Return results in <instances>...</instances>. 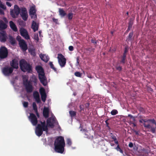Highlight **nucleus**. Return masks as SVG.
Returning a JSON list of instances; mask_svg holds the SVG:
<instances>
[{"instance_id":"obj_1","label":"nucleus","mask_w":156,"mask_h":156,"mask_svg":"<svg viewBox=\"0 0 156 156\" xmlns=\"http://www.w3.org/2000/svg\"><path fill=\"white\" fill-rule=\"evenodd\" d=\"M54 145L55 150L56 152L61 154L63 152L65 146V142L63 137H58L55 141Z\"/></svg>"},{"instance_id":"obj_2","label":"nucleus","mask_w":156,"mask_h":156,"mask_svg":"<svg viewBox=\"0 0 156 156\" xmlns=\"http://www.w3.org/2000/svg\"><path fill=\"white\" fill-rule=\"evenodd\" d=\"M35 69L38 73L39 79L41 83L44 86L46 85L47 79L42 67L40 66H37L35 67Z\"/></svg>"},{"instance_id":"obj_3","label":"nucleus","mask_w":156,"mask_h":156,"mask_svg":"<svg viewBox=\"0 0 156 156\" xmlns=\"http://www.w3.org/2000/svg\"><path fill=\"white\" fill-rule=\"evenodd\" d=\"M40 123V124H39L37 125L35 130L36 134L38 136L42 135L43 131L48 132V129L46 125L45 121H44L42 122L41 121Z\"/></svg>"},{"instance_id":"obj_4","label":"nucleus","mask_w":156,"mask_h":156,"mask_svg":"<svg viewBox=\"0 0 156 156\" xmlns=\"http://www.w3.org/2000/svg\"><path fill=\"white\" fill-rule=\"evenodd\" d=\"M20 66L21 70L23 72L31 73L32 71V66L24 59L20 60Z\"/></svg>"},{"instance_id":"obj_5","label":"nucleus","mask_w":156,"mask_h":156,"mask_svg":"<svg viewBox=\"0 0 156 156\" xmlns=\"http://www.w3.org/2000/svg\"><path fill=\"white\" fill-rule=\"evenodd\" d=\"M23 84L27 93H31L33 91V87L30 82L28 81L27 79H23Z\"/></svg>"},{"instance_id":"obj_6","label":"nucleus","mask_w":156,"mask_h":156,"mask_svg":"<svg viewBox=\"0 0 156 156\" xmlns=\"http://www.w3.org/2000/svg\"><path fill=\"white\" fill-rule=\"evenodd\" d=\"M20 9L16 5H14V9H10V14L11 16L14 18H16L20 13Z\"/></svg>"},{"instance_id":"obj_7","label":"nucleus","mask_w":156,"mask_h":156,"mask_svg":"<svg viewBox=\"0 0 156 156\" xmlns=\"http://www.w3.org/2000/svg\"><path fill=\"white\" fill-rule=\"evenodd\" d=\"M7 48L4 46H1L0 48V58L3 59L6 58L8 55Z\"/></svg>"},{"instance_id":"obj_8","label":"nucleus","mask_w":156,"mask_h":156,"mask_svg":"<svg viewBox=\"0 0 156 156\" xmlns=\"http://www.w3.org/2000/svg\"><path fill=\"white\" fill-rule=\"evenodd\" d=\"M57 58L59 64L61 68L64 67L66 65V60L62 54H58Z\"/></svg>"},{"instance_id":"obj_9","label":"nucleus","mask_w":156,"mask_h":156,"mask_svg":"<svg viewBox=\"0 0 156 156\" xmlns=\"http://www.w3.org/2000/svg\"><path fill=\"white\" fill-rule=\"evenodd\" d=\"M13 69L11 67L6 66L2 69V72L3 74L6 76H9L12 73Z\"/></svg>"},{"instance_id":"obj_10","label":"nucleus","mask_w":156,"mask_h":156,"mask_svg":"<svg viewBox=\"0 0 156 156\" xmlns=\"http://www.w3.org/2000/svg\"><path fill=\"white\" fill-rule=\"evenodd\" d=\"M29 119L33 125L35 126L37 124L38 122L37 119L34 114L30 113L29 117Z\"/></svg>"},{"instance_id":"obj_11","label":"nucleus","mask_w":156,"mask_h":156,"mask_svg":"<svg viewBox=\"0 0 156 156\" xmlns=\"http://www.w3.org/2000/svg\"><path fill=\"white\" fill-rule=\"evenodd\" d=\"M5 23L3 20H0V30H2L5 29L7 27V23L8 21L6 18L3 19Z\"/></svg>"},{"instance_id":"obj_12","label":"nucleus","mask_w":156,"mask_h":156,"mask_svg":"<svg viewBox=\"0 0 156 156\" xmlns=\"http://www.w3.org/2000/svg\"><path fill=\"white\" fill-rule=\"evenodd\" d=\"M20 15L23 20L25 21L27 20L28 16L27 9L26 8H24L21 10Z\"/></svg>"},{"instance_id":"obj_13","label":"nucleus","mask_w":156,"mask_h":156,"mask_svg":"<svg viewBox=\"0 0 156 156\" xmlns=\"http://www.w3.org/2000/svg\"><path fill=\"white\" fill-rule=\"evenodd\" d=\"M20 33L21 35L27 40L30 39V36L28 35L27 30L23 28H22L20 30Z\"/></svg>"},{"instance_id":"obj_14","label":"nucleus","mask_w":156,"mask_h":156,"mask_svg":"<svg viewBox=\"0 0 156 156\" xmlns=\"http://www.w3.org/2000/svg\"><path fill=\"white\" fill-rule=\"evenodd\" d=\"M142 120L143 121V122H144V123H143V125L144 127L148 129L150 128V131L153 133H155L156 130L155 129V128L151 126V125L149 124L146 125L145 124V122H148L147 121V120H146L145 119H142Z\"/></svg>"},{"instance_id":"obj_15","label":"nucleus","mask_w":156,"mask_h":156,"mask_svg":"<svg viewBox=\"0 0 156 156\" xmlns=\"http://www.w3.org/2000/svg\"><path fill=\"white\" fill-rule=\"evenodd\" d=\"M19 44L23 50L25 51L27 49V45L23 40L22 39L19 41Z\"/></svg>"},{"instance_id":"obj_16","label":"nucleus","mask_w":156,"mask_h":156,"mask_svg":"<svg viewBox=\"0 0 156 156\" xmlns=\"http://www.w3.org/2000/svg\"><path fill=\"white\" fill-rule=\"evenodd\" d=\"M6 33L5 31H3L0 32V41L1 42H4L6 41Z\"/></svg>"},{"instance_id":"obj_17","label":"nucleus","mask_w":156,"mask_h":156,"mask_svg":"<svg viewBox=\"0 0 156 156\" xmlns=\"http://www.w3.org/2000/svg\"><path fill=\"white\" fill-rule=\"evenodd\" d=\"M10 64L11 66V67L13 69H17L18 68V61L16 59H13L12 62H10Z\"/></svg>"},{"instance_id":"obj_18","label":"nucleus","mask_w":156,"mask_h":156,"mask_svg":"<svg viewBox=\"0 0 156 156\" xmlns=\"http://www.w3.org/2000/svg\"><path fill=\"white\" fill-rule=\"evenodd\" d=\"M52 120L53 122H51V119L50 118H48L47 120V126H50L51 128H53L54 126V122L55 121V119L53 118L52 119Z\"/></svg>"},{"instance_id":"obj_19","label":"nucleus","mask_w":156,"mask_h":156,"mask_svg":"<svg viewBox=\"0 0 156 156\" xmlns=\"http://www.w3.org/2000/svg\"><path fill=\"white\" fill-rule=\"evenodd\" d=\"M43 114L45 118H48L49 117V109L48 108L44 107V108Z\"/></svg>"},{"instance_id":"obj_20","label":"nucleus","mask_w":156,"mask_h":156,"mask_svg":"<svg viewBox=\"0 0 156 156\" xmlns=\"http://www.w3.org/2000/svg\"><path fill=\"white\" fill-rule=\"evenodd\" d=\"M41 59L45 62H47L49 59V58L48 55L41 54L40 55Z\"/></svg>"},{"instance_id":"obj_21","label":"nucleus","mask_w":156,"mask_h":156,"mask_svg":"<svg viewBox=\"0 0 156 156\" xmlns=\"http://www.w3.org/2000/svg\"><path fill=\"white\" fill-rule=\"evenodd\" d=\"M9 26L10 28L14 31L16 32L18 31L16 25L12 21H11L9 22Z\"/></svg>"},{"instance_id":"obj_22","label":"nucleus","mask_w":156,"mask_h":156,"mask_svg":"<svg viewBox=\"0 0 156 156\" xmlns=\"http://www.w3.org/2000/svg\"><path fill=\"white\" fill-rule=\"evenodd\" d=\"M39 26L37 23L34 21H33L32 22L31 28L33 30L34 32L37 30L38 29Z\"/></svg>"},{"instance_id":"obj_23","label":"nucleus","mask_w":156,"mask_h":156,"mask_svg":"<svg viewBox=\"0 0 156 156\" xmlns=\"http://www.w3.org/2000/svg\"><path fill=\"white\" fill-rule=\"evenodd\" d=\"M39 92L41 95V98H46L47 95L44 88H41L39 89Z\"/></svg>"},{"instance_id":"obj_24","label":"nucleus","mask_w":156,"mask_h":156,"mask_svg":"<svg viewBox=\"0 0 156 156\" xmlns=\"http://www.w3.org/2000/svg\"><path fill=\"white\" fill-rule=\"evenodd\" d=\"M36 10L34 5L31 7L29 10V14L30 16H34L36 13Z\"/></svg>"},{"instance_id":"obj_25","label":"nucleus","mask_w":156,"mask_h":156,"mask_svg":"<svg viewBox=\"0 0 156 156\" xmlns=\"http://www.w3.org/2000/svg\"><path fill=\"white\" fill-rule=\"evenodd\" d=\"M59 14L61 17H64L66 15V13L62 9H59Z\"/></svg>"},{"instance_id":"obj_26","label":"nucleus","mask_w":156,"mask_h":156,"mask_svg":"<svg viewBox=\"0 0 156 156\" xmlns=\"http://www.w3.org/2000/svg\"><path fill=\"white\" fill-rule=\"evenodd\" d=\"M9 39L10 43L11 44L13 45L16 43V41L15 39L13 38L11 36H9Z\"/></svg>"},{"instance_id":"obj_27","label":"nucleus","mask_w":156,"mask_h":156,"mask_svg":"<svg viewBox=\"0 0 156 156\" xmlns=\"http://www.w3.org/2000/svg\"><path fill=\"white\" fill-rule=\"evenodd\" d=\"M133 35V32H130L129 33L128 36L126 38V41L127 42L131 41H132V37Z\"/></svg>"},{"instance_id":"obj_28","label":"nucleus","mask_w":156,"mask_h":156,"mask_svg":"<svg viewBox=\"0 0 156 156\" xmlns=\"http://www.w3.org/2000/svg\"><path fill=\"white\" fill-rule=\"evenodd\" d=\"M49 64L50 67L55 72H56V73H57V69L55 67H54L52 62H50L49 63Z\"/></svg>"},{"instance_id":"obj_29","label":"nucleus","mask_w":156,"mask_h":156,"mask_svg":"<svg viewBox=\"0 0 156 156\" xmlns=\"http://www.w3.org/2000/svg\"><path fill=\"white\" fill-rule=\"evenodd\" d=\"M69 114L71 117H74L76 115V112L74 111H69Z\"/></svg>"},{"instance_id":"obj_30","label":"nucleus","mask_w":156,"mask_h":156,"mask_svg":"<svg viewBox=\"0 0 156 156\" xmlns=\"http://www.w3.org/2000/svg\"><path fill=\"white\" fill-rule=\"evenodd\" d=\"M33 109L34 110L35 112H37V107L35 102H33Z\"/></svg>"},{"instance_id":"obj_31","label":"nucleus","mask_w":156,"mask_h":156,"mask_svg":"<svg viewBox=\"0 0 156 156\" xmlns=\"http://www.w3.org/2000/svg\"><path fill=\"white\" fill-rule=\"evenodd\" d=\"M34 98H40L39 94L37 91H35L33 92Z\"/></svg>"},{"instance_id":"obj_32","label":"nucleus","mask_w":156,"mask_h":156,"mask_svg":"<svg viewBox=\"0 0 156 156\" xmlns=\"http://www.w3.org/2000/svg\"><path fill=\"white\" fill-rule=\"evenodd\" d=\"M73 16V13L72 12H69L68 14L67 17L69 20H71L72 19Z\"/></svg>"},{"instance_id":"obj_33","label":"nucleus","mask_w":156,"mask_h":156,"mask_svg":"<svg viewBox=\"0 0 156 156\" xmlns=\"http://www.w3.org/2000/svg\"><path fill=\"white\" fill-rule=\"evenodd\" d=\"M34 39L37 41V42H38L39 41V37L38 36V34H34Z\"/></svg>"},{"instance_id":"obj_34","label":"nucleus","mask_w":156,"mask_h":156,"mask_svg":"<svg viewBox=\"0 0 156 156\" xmlns=\"http://www.w3.org/2000/svg\"><path fill=\"white\" fill-rule=\"evenodd\" d=\"M118 113L117 111L115 109H114L112 110L111 112V113L112 115H114L117 114Z\"/></svg>"},{"instance_id":"obj_35","label":"nucleus","mask_w":156,"mask_h":156,"mask_svg":"<svg viewBox=\"0 0 156 156\" xmlns=\"http://www.w3.org/2000/svg\"><path fill=\"white\" fill-rule=\"evenodd\" d=\"M82 74L79 72H76L74 73L75 75L78 77H81Z\"/></svg>"},{"instance_id":"obj_36","label":"nucleus","mask_w":156,"mask_h":156,"mask_svg":"<svg viewBox=\"0 0 156 156\" xmlns=\"http://www.w3.org/2000/svg\"><path fill=\"white\" fill-rule=\"evenodd\" d=\"M116 149L118 151H119L121 153L123 154V151L120 147L119 145L117 146L116 147Z\"/></svg>"},{"instance_id":"obj_37","label":"nucleus","mask_w":156,"mask_h":156,"mask_svg":"<svg viewBox=\"0 0 156 156\" xmlns=\"http://www.w3.org/2000/svg\"><path fill=\"white\" fill-rule=\"evenodd\" d=\"M0 7L4 10H5L6 9V6L5 5L2 4V2L1 1H0Z\"/></svg>"},{"instance_id":"obj_38","label":"nucleus","mask_w":156,"mask_h":156,"mask_svg":"<svg viewBox=\"0 0 156 156\" xmlns=\"http://www.w3.org/2000/svg\"><path fill=\"white\" fill-rule=\"evenodd\" d=\"M147 121L149 122H151L152 123L156 125V121L154 119H148L147 120Z\"/></svg>"},{"instance_id":"obj_39","label":"nucleus","mask_w":156,"mask_h":156,"mask_svg":"<svg viewBox=\"0 0 156 156\" xmlns=\"http://www.w3.org/2000/svg\"><path fill=\"white\" fill-rule=\"evenodd\" d=\"M126 58H123L122 57L121 60L120 61V63H122V64H125L126 62Z\"/></svg>"},{"instance_id":"obj_40","label":"nucleus","mask_w":156,"mask_h":156,"mask_svg":"<svg viewBox=\"0 0 156 156\" xmlns=\"http://www.w3.org/2000/svg\"><path fill=\"white\" fill-rule=\"evenodd\" d=\"M129 49V48L128 46L127 45L125 47L124 52L123 53L126 54V53L128 51Z\"/></svg>"},{"instance_id":"obj_41","label":"nucleus","mask_w":156,"mask_h":156,"mask_svg":"<svg viewBox=\"0 0 156 156\" xmlns=\"http://www.w3.org/2000/svg\"><path fill=\"white\" fill-rule=\"evenodd\" d=\"M67 143L68 145L70 146L72 144V142L70 139L68 138L67 140Z\"/></svg>"},{"instance_id":"obj_42","label":"nucleus","mask_w":156,"mask_h":156,"mask_svg":"<svg viewBox=\"0 0 156 156\" xmlns=\"http://www.w3.org/2000/svg\"><path fill=\"white\" fill-rule=\"evenodd\" d=\"M23 106L25 108H27L28 106V102H27L24 101L23 103Z\"/></svg>"},{"instance_id":"obj_43","label":"nucleus","mask_w":156,"mask_h":156,"mask_svg":"<svg viewBox=\"0 0 156 156\" xmlns=\"http://www.w3.org/2000/svg\"><path fill=\"white\" fill-rule=\"evenodd\" d=\"M116 69L117 70H118L119 71H121L122 70V66H119L116 67Z\"/></svg>"},{"instance_id":"obj_44","label":"nucleus","mask_w":156,"mask_h":156,"mask_svg":"<svg viewBox=\"0 0 156 156\" xmlns=\"http://www.w3.org/2000/svg\"><path fill=\"white\" fill-rule=\"evenodd\" d=\"M133 24V23L131 21H130L129 23H128V27L131 28L132 27V25Z\"/></svg>"},{"instance_id":"obj_45","label":"nucleus","mask_w":156,"mask_h":156,"mask_svg":"<svg viewBox=\"0 0 156 156\" xmlns=\"http://www.w3.org/2000/svg\"><path fill=\"white\" fill-rule=\"evenodd\" d=\"M79 58H80L79 56L78 57L76 58V66H78L79 64V61H80Z\"/></svg>"},{"instance_id":"obj_46","label":"nucleus","mask_w":156,"mask_h":156,"mask_svg":"<svg viewBox=\"0 0 156 156\" xmlns=\"http://www.w3.org/2000/svg\"><path fill=\"white\" fill-rule=\"evenodd\" d=\"M69 49L70 51H72L74 50V47L72 46H70L69 47Z\"/></svg>"},{"instance_id":"obj_47","label":"nucleus","mask_w":156,"mask_h":156,"mask_svg":"<svg viewBox=\"0 0 156 156\" xmlns=\"http://www.w3.org/2000/svg\"><path fill=\"white\" fill-rule=\"evenodd\" d=\"M80 108V111L81 112L82 111H83L84 110L83 109V105H80L79 106Z\"/></svg>"},{"instance_id":"obj_48","label":"nucleus","mask_w":156,"mask_h":156,"mask_svg":"<svg viewBox=\"0 0 156 156\" xmlns=\"http://www.w3.org/2000/svg\"><path fill=\"white\" fill-rule=\"evenodd\" d=\"M36 99V101L37 103H39L41 102V98H35Z\"/></svg>"},{"instance_id":"obj_49","label":"nucleus","mask_w":156,"mask_h":156,"mask_svg":"<svg viewBox=\"0 0 156 156\" xmlns=\"http://www.w3.org/2000/svg\"><path fill=\"white\" fill-rule=\"evenodd\" d=\"M91 42L92 43H93L94 44H96L97 43V41L96 40H94L93 39H92L91 40Z\"/></svg>"},{"instance_id":"obj_50","label":"nucleus","mask_w":156,"mask_h":156,"mask_svg":"<svg viewBox=\"0 0 156 156\" xmlns=\"http://www.w3.org/2000/svg\"><path fill=\"white\" fill-rule=\"evenodd\" d=\"M6 4L9 7H11L12 6L11 3L9 2H7Z\"/></svg>"},{"instance_id":"obj_51","label":"nucleus","mask_w":156,"mask_h":156,"mask_svg":"<svg viewBox=\"0 0 156 156\" xmlns=\"http://www.w3.org/2000/svg\"><path fill=\"white\" fill-rule=\"evenodd\" d=\"M129 147H132L133 146V144L132 143V142H130L129 144L128 145Z\"/></svg>"},{"instance_id":"obj_52","label":"nucleus","mask_w":156,"mask_h":156,"mask_svg":"<svg viewBox=\"0 0 156 156\" xmlns=\"http://www.w3.org/2000/svg\"><path fill=\"white\" fill-rule=\"evenodd\" d=\"M52 20H53V21L56 23H57V22H58V20L57 19H55V18H52Z\"/></svg>"},{"instance_id":"obj_53","label":"nucleus","mask_w":156,"mask_h":156,"mask_svg":"<svg viewBox=\"0 0 156 156\" xmlns=\"http://www.w3.org/2000/svg\"><path fill=\"white\" fill-rule=\"evenodd\" d=\"M122 57H123V58H126V54L125 53H123V55L122 56Z\"/></svg>"},{"instance_id":"obj_54","label":"nucleus","mask_w":156,"mask_h":156,"mask_svg":"<svg viewBox=\"0 0 156 156\" xmlns=\"http://www.w3.org/2000/svg\"><path fill=\"white\" fill-rule=\"evenodd\" d=\"M17 39L19 41L21 40V37L19 36H18L17 37Z\"/></svg>"},{"instance_id":"obj_55","label":"nucleus","mask_w":156,"mask_h":156,"mask_svg":"<svg viewBox=\"0 0 156 156\" xmlns=\"http://www.w3.org/2000/svg\"><path fill=\"white\" fill-rule=\"evenodd\" d=\"M108 119H107V120H106L105 121V122L106 124V126H108V125H109V123L108 122Z\"/></svg>"},{"instance_id":"obj_56","label":"nucleus","mask_w":156,"mask_h":156,"mask_svg":"<svg viewBox=\"0 0 156 156\" xmlns=\"http://www.w3.org/2000/svg\"><path fill=\"white\" fill-rule=\"evenodd\" d=\"M42 99V100L44 102L46 100V98H41Z\"/></svg>"},{"instance_id":"obj_57","label":"nucleus","mask_w":156,"mask_h":156,"mask_svg":"<svg viewBox=\"0 0 156 156\" xmlns=\"http://www.w3.org/2000/svg\"><path fill=\"white\" fill-rule=\"evenodd\" d=\"M130 28L128 27L127 30L126 31V33L128 32H129V30H130Z\"/></svg>"},{"instance_id":"obj_58","label":"nucleus","mask_w":156,"mask_h":156,"mask_svg":"<svg viewBox=\"0 0 156 156\" xmlns=\"http://www.w3.org/2000/svg\"><path fill=\"white\" fill-rule=\"evenodd\" d=\"M4 12L1 9H0V13L2 14Z\"/></svg>"},{"instance_id":"obj_59","label":"nucleus","mask_w":156,"mask_h":156,"mask_svg":"<svg viewBox=\"0 0 156 156\" xmlns=\"http://www.w3.org/2000/svg\"><path fill=\"white\" fill-rule=\"evenodd\" d=\"M128 116L130 117L131 118H132L133 117V116L131 114H129Z\"/></svg>"},{"instance_id":"obj_60","label":"nucleus","mask_w":156,"mask_h":156,"mask_svg":"<svg viewBox=\"0 0 156 156\" xmlns=\"http://www.w3.org/2000/svg\"><path fill=\"white\" fill-rule=\"evenodd\" d=\"M35 113H36L37 116L38 117H39V114L38 112V111H37V112H35Z\"/></svg>"},{"instance_id":"obj_61","label":"nucleus","mask_w":156,"mask_h":156,"mask_svg":"<svg viewBox=\"0 0 156 156\" xmlns=\"http://www.w3.org/2000/svg\"><path fill=\"white\" fill-rule=\"evenodd\" d=\"M89 103H87L86 105V106L87 108L89 106Z\"/></svg>"},{"instance_id":"obj_62","label":"nucleus","mask_w":156,"mask_h":156,"mask_svg":"<svg viewBox=\"0 0 156 156\" xmlns=\"http://www.w3.org/2000/svg\"><path fill=\"white\" fill-rule=\"evenodd\" d=\"M132 124L133 125V126H136V125L135 123L134 122H133Z\"/></svg>"},{"instance_id":"obj_63","label":"nucleus","mask_w":156,"mask_h":156,"mask_svg":"<svg viewBox=\"0 0 156 156\" xmlns=\"http://www.w3.org/2000/svg\"><path fill=\"white\" fill-rule=\"evenodd\" d=\"M132 119L133 121H135V117H133V118H132Z\"/></svg>"},{"instance_id":"obj_64","label":"nucleus","mask_w":156,"mask_h":156,"mask_svg":"<svg viewBox=\"0 0 156 156\" xmlns=\"http://www.w3.org/2000/svg\"><path fill=\"white\" fill-rule=\"evenodd\" d=\"M143 121L142 120V119L141 120H139V122L140 123H143Z\"/></svg>"}]
</instances>
